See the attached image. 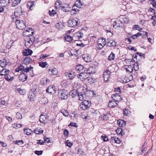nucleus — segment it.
Segmentation results:
<instances>
[{"label": "nucleus", "mask_w": 156, "mask_h": 156, "mask_svg": "<svg viewBox=\"0 0 156 156\" xmlns=\"http://www.w3.org/2000/svg\"><path fill=\"white\" fill-rule=\"evenodd\" d=\"M33 68V67L30 66L29 67H28L27 66H23L21 64H20V66L18 67L15 70V72H18L20 71H22V72H25L27 73L32 70V69Z\"/></svg>", "instance_id": "nucleus-1"}, {"label": "nucleus", "mask_w": 156, "mask_h": 156, "mask_svg": "<svg viewBox=\"0 0 156 156\" xmlns=\"http://www.w3.org/2000/svg\"><path fill=\"white\" fill-rule=\"evenodd\" d=\"M80 23L79 20L77 18L69 20L68 22V26L69 27H75L78 25Z\"/></svg>", "instance_id": "nucleus-2"}, {"label": "nucleus", "mask_w": 156, "mask_h": 156, "mask_svg": "<svg viewBox=\"0 0 156 156\" xmlns=\"http://www.w3.org/2000/svg\"><path fill=\"white\" fill-rule=\"evenodd\" d=\"M68 92L66 90L62 89L59 90L58 96L60 99L66 100L68 98Z\"/></svg>", "instance_id": "nucleus-3"}, {"label": "nucleus", "mask_w": 156, "mask_h": 156, "mask_svg": "<svg viewBox=\"0 0 156 156\" xmlns=\"http://www.w3.org/2000/svg\"><path fill=\"white\" fill-rule=\"evenodd\" d=\"M16 27L20 30H23L26 27L25 22L22 20H16Z\"/></svg>", "instance_id": "nucleus-4"}, {"label": "nucleus", "mask_w": 156, "mask_h": 156, "mask_svg": "<svg viewBox=\"0 0 156 156\" xmlns=\"http://www.w3.org/2000/svg\"><path fill=\"white\" fill-rule=\"evenodd\" d=\"M89 102L88 101H84L82 102L80 106V108L83 110L87 109L90 106Z\"/></svg>", "instance_id": "nucleus-5"}, {"label": "nucleus", "mask_w": 156, "mask_h": 156, "mask_svg": "<svg viewBox=\"0 0 156 156\" xmlns=\"http://www.w3.org/2000/svg\"><path fill=\"white\" fill-rule=\"evenodd\" d=\"M88 73H81L80 74L79 76H78V77L79 79L83 81L84 80L87 78H88Z\"/></svg>", "instance_id": "nucleus-6"}, {"label": "nucleus", "mask_w": 156, "mask_h": 156, "mask_svg": "<svg viewBox=\"0 0 156 156\" xmlns=\"http://www.w3.org/2000/svg\"><path fill=\"white\" fill-rule=\"evenodd\" d=\"M46 92L51 94H53L56 92V90L55 86H49L47 89Z\"/></svg>", "instance_id": "nucleus-7"}, {"label": "nucleus", "mask_w": 156, "mask_h": 156, "mask_svg": "<svg viewBox=\"0 0 156 156\" xmlns=\"http://www.w3.org/2000/svg\"><path fill=\"white\" fill-rule=\"evenodd\" d=\"M14 14L16 17H18L21 15L22 14L21 8L20 7L16 8L15 10Z\"/></svg>", "instance_id": "nucleus-8"}, {"label": "nucleus", "mask_w": 156, "mask_h": 156, "mask_svg": "<svg viewBox=\"0 0 156 156\" xmlns=\"http://www.w3.org/2000/svg\"><path fill=\"white\" fill-rule=\"evenodd\" d=\"M47 117L48 116L46 114L44 115L43 114H41L40 116L39 121L42 123L45 124L47 119Z\"/></svg>", "instance_id": "nucleus-9"}, {"label": "nucleus", "mask_w": 156, "mask_h": 156, "mask_svg": "<svg viewBox=\"0 0 156 156\" xmlns=\"http://www.w3.org/2000/svg\"><path fill=\"white\" fill-rule=\"evenodd\" d=\"M48 73L52 75H56L58 74V71L56 68H51L48 70Z\"/></svg>", "instance_id": "nucleus-10"}, {"label": "nucleus", "mask_w": 156, "mask_h": 156, "mask_svg": "<svg viewBox=\"0 0 156 156\" xmlns=\"http://www.w3.org/2000/svg\"><path fill=\"white\" fill-rule=\"evenodd\" d=\"M110 74V72L109 70H107L105 71L103 73V76L104 81L106 82L108 80Z\"/></svg>", "instance_id": "nucleus-11"}, {"label": "nucleus", "mask_w": 156, "mask_h": 156, "mask_svg": "<svg viewBox=\"0 0 156 156\" xmlns=\"http://www.w3.org/2000/svg\"><path fill=\"white\" fill-rule=\"evenodd\" d=\"M82 58L84 60L87 62H90L91 61V58L89 54H84L82 55Z\"/></svg>", "instance_id": "nucleus-12"}, {"label": "nucleus", "mask_w": 156, "mask_h": 156, "mask_svg": "<svg viewBox=\"0 0 156 156\" xmlns=\"http://www.w3.org/2000/svg\"><path fill=\"white\" fill-rule=\"evenodd\" d=\"M65 75L66 76L68 77L70 80H73L76 76V73L72 71L69 73H66Z\"/></svg>", "instance_id": "nucleus-13"}, {"label": "nucleus", "mask_w": 156, "mask_h": 156, "mask_svg": "<svg viewBox=\"0 0 156 156\" xmlns=\"http://www.w3.org/2000/svg\"><path fill=\"white\" fill-rule=\"evenodd\" d=\"M8 64V62L6 59L3 58L0 60V66L2 68L5 67Z\"/></svg>", "instance_id": "nucleus-14"}, {"label": "nucleus", "mask_w": 156, "mask_h": 156, "mask_svg": "<svg viewBox=\"0 0 156 156\" xmlns=\"http://www.w3.org/2000/svg\"><path fill=\"white\" fill-rule=\"evenodd\" d=\"M27 78V76L24 73L20 74L19 77V80L22 82L25 81Z\"/></svg>", "instance_id": "nucleus-15"}, {"label": "nucleus", "mask_w": 156, "mask_h": 156, "mask_svg": "<svg viewBox=\"0 0 156 156\" xmlns=\"http://www.w3.org/2000/svg\"><path fill=\"white\" fill-rule=\"evenodd\" d=\"M114 100L116 102H118L120 101L121 97L119 94L116 93L113 95L112 96Z\"/></svg>", "instance_id": "nucleus-16"}, {"label": "nucleus", "mask_w": 156, "mask_h": 156, "mask_svg": "<svg viewBox=\"0 0 156 156\" xmlns=\"http://www.w3.org/2000/svg\"><path fill=\"white\" fill-rule=\"evenodd\" d=\"M70 5L68 4H65L63 6H62L61 9L64 12H67L69 11Z\"/></svg>", "instance_id": "nucleus-17"}, {"label": "nucleus", "mask_w": 156, "mask_h": 156, "mask_svg": "<svg viewBox=\"0 0 156 156\" xmlns=\"http://www.w3.org/2000/svg\"><path fill=\"white\" fill-rule=\"evenodd\" d=\"M107 45L109 47L115 46L116 45V42L112 40H109L107 41Z\"/></svg>", "instance_id": "nucleus-18"}, {"label": "nucleus", "mask_w": 156, "mask_h": 156, "mask_svg": "<svg viewBox=\"0 0 156 156\" xmlns=\"http://www.w3.org/2000/svg\"><path fill=\"white\" fill-rule=\"evenodd\" d=\"M116 102H117L114 100L113 99L112 100H111L109 102L108 105L109 107H114L117 105Z\"/></svg>", "instance_id": "nucleus-19"}, {"label": "nucleus", "mask_w": 156, "mask_h": 156, "mask_svg": "<svg viewBox=\"0 0 156 156\" xmlns=\"http://www.w3.org/2000/svg\"><path fill=\"white\" fill-rule=\"evenodd\" d=\"M33 53L32 51L30 49H25L23 52V55H24L27 56L31 55Z\"/></svg>", "instance_id": "nucleus-20"}, {"label": "nucleus", "mask_w": 156, "mask_h": 156, "mask_svg": "<svg viewBox=\"0 0 156 156\" xmlns=\"http://www.w3.org/2000/svg\"><path fill=\"white\" fill-rule=\"evenodd\" d=\"M78 91L74 89L71 90L69 93V95L73 98H74L77 95Z\"/></svg>", "instance_id": "nucleus-21"}, {"label": "nucleus", "mask_w": 156, "mask_h": 156, "mask_svg": "<svg viewBox=\"0 0 156 156\" xmlns=\"http://www.w3.org/2000/svg\"><path fill=\"white\" fill-rule=\"evenodd\" d=\"M61 1L59 0L56 1L55 5V9H61L62 7V6H61Z\"/></svg>", "instance_id": "nucleus-22"}, {"label": "nucleus", "mask_w": 156, "mask_h": 156, "mask_svg": "<svg viewBox=\"0 0 156 156\" xmlns=\"http://www.w3.org/2000/svg\"><path fill=\"white\" fill-rule=\"evenodd\" d=\"M10 71L8 69H4L0 72V75L1 76H4L6 74H9Z\"/></svg>", "instance_id": "nucleus-23"}, {"label": "nucleus", "mask_w": 156, "mask_h": 156, "mask_svg": "<svg viewBox=\"0 0 156 156\" xmlns=\"http://www.w3.org/2000/svg\"><path fill=\"white\" fill-rule=\"evenodd\" d=\"M38 85L36 84H34L33 85L31 89V91L32 93L34 94H36L37 91L38 90Z\"/></svg>", "instance_id": "nucleus-24"}, {"label": "nucleus", "mask_w": 156, "mask_h": 156, "mask_svg": "<svg viewBox=\"0 0 156 156\" xmlns=\"http://www.w3.org/2000/svg\"><path fill=\"white\" fill-rule=\"evenodd\" d=\"M34 33L33 31H32L31 34H29L28 30H25L23 31V35L25 37H29L31 36Z\"/></svg>", "instance_id": "nucleus-25"}, {"label": "nucleus", "mask_w": 156, "mask_h": 156, "mask_svg": "<svg viewBox=\"0 0 156 156\" xmlns=\"http://www.w3.org/2000/svg\"><path fill=\"white\" fill-rule=\"evenodd\" d=\"M39 102L41 104H45L47 103L48 100L47 98L46 97H42L40 98Z\"/></svg>", "instance_id": "nucleus-26"}, {"label": "nucleus", "mask_w": 156, "mask_h": 156, "mask_svg": "<svg viewBox=\"0 0 156 156\" xmlns=\"http://www.w3.org/2000/svg\"><path fill=\"white\" fill-rule=\"evenodd\" d=\"M75 69L76 71L78 72L82 71L84 67L83 66L79 65L76 66Z\"/></svg>", "instance_id": "nucleus-27"}, {"label": "nucleus", "mask_w": 156, "mask_h": 156, "mask_svg": "<svg viewBox=\"0 0 156 156\" xmlns=\"http://www.w3.org/2000/svg\"><path fill=\"white\" fill-rule=\"evenodd\" d=\"M35 94H34V93H32V94H30H30L28 95V98L31 101H34L35 98Z\"/></svg>", "instance_id": "nucleus-28"}, {"label": "nucleus", "mask_w": 156, "mask_h": 156, "mask_svg": "<svg viewBox=\"0 0 156 156\" xmlns=\"http://www.w3.org/2000/svg\"><path fill=\"white\" fill-rule=\"evenodd\" d=\"M84 93H85L84 92L82 93L81 92H80L79 91H78L77 95L79 97V100L82 101L83 100L84 95H85Z\"/></svg>", "instance_id": "nucleus-29"}, {"label": "nucleus", "mask_w": 156, "mask_h": 156, "mask_svg": "<svg viewBox=\"0 0 156 156\" xmlns=\"http://www.w3.org/2000/svg\"><path fill=\"white\" fill-rule=\"evenodd\" d=\"M49 80L46 77H44L42 79L41 81V84L45 85H46L47 83L48 82H49Z\"/></svg>", "instance_id": "nucleus-30"}, {"label": "nucleus", "mask_w": 156, "mask_h": 156, "mask_svg": "<svg viewBox=\"0 0 156 156\" xmlns=\"http://www.w3.org/2000/svg\"><path fill=\"white\" fill-rule=\"evenodd\" d=\"M87 71L88 74H90L95 73V70L94 68L93 67H90L87 69Z\"/></svg>", "instance_id": "nucleus-31"}, {"label": "nucleus", "mask_w": 156, "mask_h": 156, "mask_svg": "<svg viewBox=\"0 0 156 156\" xmlns=\"http://www.w3.org/2000/svg\"><path fill=\"white\" fill-rule=\"evenodd\" d=\"M127 67L125 68L126 70V72H129L130 73H132L133 72V67L131 65L126 66ZM126 66H125L126 67Z\"/></svg>", "instance_id": "nucleus-32"}, {"label": "nucleus", "mask_w": 156, "mask_h": 156, "mask_svg": "<svg viewBox=\"0 0 156 156\" xmlns=\"http://www.w3.org/2000/svg\"><path fill=\"white\" fill-rule=\"evenodd\" d=\"M12 5V6L15 7L18 5L20 2L21 0H13Z\"/></svg>", "instance_id": "nucleus-33"}, {"label": "nucleus", "mask_w": 156, "mask_h": 156, "mask_svg": "<svg viewBox=\"0 0 156 156\" xmlns=\"http://www.w3.org/2000/svg\"><path fill=\"white\" fill-rule=\"evenodd\" d=\"M98 48L99 49H101L103 47L105 46V44H106V43H101V42H98Z\"/></svg>", "instance_id": "nucleus-34"}, {"label": "nucleus", "mask_w": 156, "mask_h": 156, "mask_svg": "<svg viewBox=\"0 0 156 156\" xmlns=\"http://www.w3.org/2000/svg\"><path fill=\"white\" fill-rule=\"evenodd\" d=\"M32 61V59L29 57H26L24 60L23 62L25 65H27L29 63V62Z\"/></svg>", "instance_id": "nucleus-35"}, {"label": "nucleus", "mask_w": 156, "mask_h": 156, "mask_svg": "<svg viewBox=\"0 0 156 156\" xmlns=\"http://www.w3.org/2000/svg\"><path fill=\"white\" fill-rule=\"evenodd\" d=\"M55 26L58 29L61 30L62 28L63 25L61 22H59L56 24Z\"/></svg>", "instance_id": "nucleus-36"}, {"label": "nucleus", "mask_w": 156, "mask_h": 156, "mask_svg": "<svg viewBox=\"0 0 156 156\" xmlns=\"http://www.w3.org/2000/svg\"><path fill=\"white\" fill-rule=\"evenodd\" d=\"M39 66L42 68L47 67V66H48L47 62H39Z\"/></svg>", "instance_id": "nucleus-37"}, {"label": "nucleus", "mask_w": 156, "mask_h": 156, "mask_svg": "<svg viewBox=\"0 0 156 156\" xmlns=\"http://www.w3.org/2000/svg\"><path fill=\"white\" fill-rule=\"evenodd\" d=\"M108 115L105 114H103L99 117L102 120H107L108 119Z\"/></svg>", "instance_id": "nucleus-38"}, {"label": "nucleus", "mask_w": 156, "mask_h": 156, "mask_svg": "<svg viewBox=\"0 0 156 156\" xmlns=\"http://www.w3.org/2000/svg\"><path fill=\"white\" fill-rule=\"evenodd\" d=\"M117 123L119 126L120 127H123L125 126V123L122 120L117 121Z\"/></svg>", "instance_id": "nucleus-39"}, {"label": "nucleus", "mask_w": 156, "mask_h": 156, "mask_svg": "<svg viewBox=\"0 0 156 156\" xmlns=\"http://www.w3.org/2000/svg\"><path fill=\"white\" fill-rule=\"evenodd\" d=\"M115 57V55L113 52H111L108 57V59L109 60L111 61L113 60Z\"/></svg>", "instance_id": "nucleus-40"}, {"label": "nucleus", "mask_w": 156, "mask_h": 156, "mask_svg": "<svg viewBox=\"0 0 156 156\" xmlns=\"http://www.w3.org/2000/svg\"><path fill=\"white\" fill-rule=\"evenodd\" d=\"M34 133L37 134H41L43 133V131L42 130H40V129H35L34 130Z\"/></svg>", "instance_id": "nucleus-41"}, {"label": "nucleus", "mask_w": 156, "mask_h": 156, "mask_svg": "<svg viewBox=\"0 0 156 156\" xmlns=\"http://www.w3.org/2000/svg\"><path fill=\"white\" fill-rule=\"evenodd\" d=\"M8 74H7L4 75V78L8 81H11L12 80V78H11V76Z\"/></svg>", "instance_id": "nucleus-42"}, {"label": "nucleus", "mask_w": 156, "mask_h": 156, "mask_svg": "<svg viewBox=\"0 0 156 156\" xmlns=\"http://www.w3.org/2000/svg\"><path fill=\"white\" fill-rule=\"evenodd\" d=\"M123 111L124 115L128 116L130 115V112L128 109H124Z\"/></svg>", "instance_id": "nucleus-43"}, {"label": "nucleus", "mask_w": 156, "mask_h": 156, "mask_svg": "<svg viewBox=\"0 0 156 156\" xmlns=\"http://www.w3.org/2000/svg\"><path fill=\"white\" fill-rule=\"evenodd\" d=\"M65 40L69 42H70L73 40V38L69 35H66V36L65 37Z\"/></svg>", "instance_id": "nucleus-44"}, {"label": "nucleus", "mask_w": 156, "mask_h": 156, "mask_svg": "<svg viewBox=\"0 0 156 156\" xmlns=\"http://www.w3.org/2000/svg\"><path fill=\"white\" fill-rule=\"evenodd\" d=\"M14 43V41L12 40H10L9 41L7 44V47L8 48H9L12 46V44Z\"/></svg>", "instance_id": "nucleus-45"}, {"label": "nucleus", "mask_w": 156, "mask_h": 156, "mask_svg": "<svg viewBox=\"0 0 156 156\" xmlns=\"http://www.w3.org/2000/svg\"><path fill=\"white\" fill-rule=\"evenodd\" d=\"M137 35V37H138L139 36H141L143 35H145L147 36V33L146 32H141V33H138L137 34H136Z\"/></svg>", "instance_id": "nucleus-46"}, {"label": "nucleus", "mask_w": 156, "mask_h": 156, "mask_svg": "<svg viewBox=\"0 0 156 156\" xmlns=\"http://www.w3.org/2000/svg\"><path fill=\"white\" fill-rule=\"evenodd\" d=\"M147 145V143L145 142L144 144L142 145L141 147V151L142 153H143L144 151H146V147Z\"/></svg>", "instance_id": "nucleus-47"}, {"label": "nucleus", "mask_w": 156, "mask_h": 156, "mask_svg": "<svg viewBox=\"0 0 156 156\" xmlns=\"http://www.w3.org/2000/svg\"><path fill=\"white\" fill-rule=\"evenodd\" d=\"M133 68L134 70L135 71H137L139 69V66L137 63V62H136V63H134L133 65Z\"/></svg>", "instance_id": "nucleus-48"}, {"label": "nucleus", "mask_w": 156, "mask_h": 156, "mask_svg": "<svg viewBox=\"0 0 156 156\" xmlns=\"http://www.w3.org/2000/svg\"><path fill=\"white\" fill-rule=\"evenodd\" d=\"M10 2L9 0H1V3L5 4L3 5H7V4L10 3Z\"/></svg>", "instance_id": "nucleus-49"}, {"label": "nucleus", "mask_w": 156, "mask_h": 156, "mask_svg": "<svg viewBox=\"0 0 156 156\" xmlns=\"http://www.w3.org/2000/svg\"><path fill=\"white\" fill-rule=\"evenodd\" d=\"M14 143L15 144H17L18 145L22 144L23 143V140H17L14 141Z\"/></svg>", "instance_id": "nucleus-50"}, {"label": "nucleus", "mask_w": 156, "mask_h": 156, "mask_svg": "<svg viewBox=\"0 0 156 156\" xmlns=\"http://www.w3.org/2000/svg\"><path fill=\"white\" fill-rule=\"evenodd\" d=\"M75 6L73 5V7L71 11V13L72 15L76 14V12H77L76 9V8H75Z\"/></svg>", "instance_id": "nucleus-51"}, {"label": "nucleus", "mask_w": 156, "mask_h": 156, "mask_svg": "<svg viewBox=\"0 0 156 156\" xmlns=\"http://www.w3.org/2000/svg\"><path fill=\"white\" fill-rule=\"evenodd\" d=\"M13 127L15 128H18L22 127V125L20 124H14L12 125Z\"/></svg>", "instance_id": "nucleus-52"}, {"label": "nucleus", "mask_w": 156, "mask_h": 156, "mask_svg": "<svg viewBox=\"0 0 156 156\" xmlns=\"http://www.w3.org/2000/svg\"><path fill=\"white\" fill-rule=\"evenodd\" d=\"M114 142H115L117 144H119L121 142L120 140L117 137L115 136V139H114Z\"/></svg>", "instance_id": "nucleus-53"}, {"label": "nucleus", "mask_w": 156, "mask_h": 156, "mask_svg": "<svg viewBox=\"0 0 156 156\" xmlns=\"http://www.w3.org/2000/svg\"><path fill=\"white\" fill-rule=\"evenodd\" d=\"M101 138L104 141H107L108 140V138L107 136H102L101 137Z\"/></svg>", "instance_id": "nucleus-54"}, {"label": "nucleus", "mask_w": 156, "mask_h": 156, "mask_svg": "<svg viewBox=\"0 0 156 156\" xmlns=\"http://www.w3.org/2000/svg\"><path fill=\"white\" fill-rule=\"evenodd\" d=\"M106 41H105V39L103 38H99L98 40V42H101V43H102V42H104V43H106V44H107L106 42Z\"/></svg>", "instance_id": "nucleus-55"}, {"label": "nucleus", "mask_w": 156, "mask_h": 156, "mask_svg": "<svg viewBox=\"0 0 156 156\" xmlns=\"http://www.w3.org/2000/svg\"><path fill=\"white\" fill-rule=\"evenodd\" d=\"M16 118L18 119H22V115L19 112H17L16 114Z\"/></svg>", "instance_id": "nucleus-56"}, {"label": "nucleus", "mask_w": 156, "mask_h": 156, "mask_svg": "<svg viewBox=\"0 0 156 156\" xmlns=\"http://www.w3.org/2000/svg\"><path fill=\"white\" fill-rule=\"evenodd\" d=\"M88 83H93L94 81V79L91 77H88Z\"/></svg>", "instance_id": "nucleus-57"}, {"label": "nucleus", "mask_w": 156, "mask_h": 156, "mask_svg": "<svg viewBox=\"0 0 156 156\" xmlns=\"http://www.w3.org/2000/svg\"><path fill=\"white\" fill-rule=\"evenodd\" d=\"M34 2H29L27 4V6L28 7H29L30 9L31 7L33 6V5L34 3Z\"/></svg>", "instance_id": "nucleus-58"}, {"label": "nucleus", "mask_w": 156, "mask_h": 156, "mask_svg": "<svg viewBox=\"0 0 156 156\" xmlns=\"http://www.w3.org/2000/svg\"><path fill=\"white\" fill-rule=\"evenodd\" d=\"M43 151H34V153L35 154H37L38 155H41L42 154Z\"/></svg>", "instance_id": "nucleus-59"}, {"label": "nucleus", "mask_w": 156, "mask_h": 156, "mask_svg": "<svg viewBox=\"0 0 156 156\" xmlns=\"http://www.w3.org/2000/svg\"><path fill=\"white\" fill-rule=\"evenodd\" d=\"M76 35L78 37V39H80L82 38V35H81V32L80 31H78L76 32Z\"/></svg>", "instance_id": "nucleus-60"}, {"label": "nucleus", "mask_w": 156, "mask_h": 156, "mask_svg": "<svg viewBox=\"0 0 156 156\" xmlns=\"http://www.w3.org/2000/svg\"><path fill=\"white\" fill-rule=\"evenodd\" d=\"M61 113L65 116H67L68 115V113L66 112V111L65 110L62 111Z\"/></svg>", "instance_id": "nucleus-61"}, {"label": "nucleus", "mask_w": 156, "mask_h": 156, "mask_svg": "<svg viewBox=\"0 0 156 156\" xmlns=\"http://www.w3.org/2000/svg\"><path fill=\"white\" fill-rule=\"evenodd\" d=\"M151 3L153 7L156 8V3L154 0H151Z\"/></svg>", "instance_id": "nucleus-62"}, {"label": "nucleus", "mask_w": 156, "mask_h": 156, "mask_svg": "<svg viewBox=\"0 0 156 156\" xmlns=\"http://www.w3.org/2000/svg\"><path fill=\"white\" fill-rule=\"evenodd\" d=\"M129 19L126 17L124 18L123 19V22L125 23H127L129 22Z\"/></svg>", "instance_id": "nucleus-63"}, {"label": "nucleus", "mask_w": 156, "mask_h": 156, "mask_svg": "<svg viewBox=\"0 0 156 156\" xmlns=\"http://www.w3.org/2000/svg\"><path fill=\"white\" fill-rule=\"evenodd\" d=\"M49 56L48 55H47L46 54H41V57L40 58V59L41 60L43 59V58H45Z\"/></svg>", "instance_id": "nucleus-64"}]
</instances>
